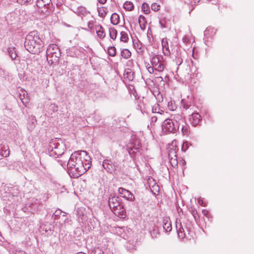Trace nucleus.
<instances>
[{
	"label": "nucleus",
	"mask_w": 254,
	"mask_h": 254,
	"mask_svg": "<svg viewBox=\"0 0 254 254\" xmlns=\"http://www.w3.org/2000/svg\"><path fill=\"white\" fill-rule=\"evenodd\" d=\"M58 162L64 168L67 166L68 173L73 178H77L87 172L91 166V158L85 151H75L67 161L59 159Z\"/></svg>",
	"instance_id": "f257e3e1"
},
{
	"label": "nucleus",
	"mask_w": 254,
	"mask_h": 254,
	"mask_svg": "<svg viewBox=\"0 0 254 254\" xmlns=\"http://www.w3.org/2000/svg\"><path fill=\"white\" fill-rule=\"evenodd\" d=\"M24 47L32 54L38 55L41 53L44 47V43L39 37L37 31H33L29 33L25 38Z\"/></svg>",
	"instance_id": "f03ea898"
},
{
	"label": "nucleus",
	"mask_w": 254,
	"mask_h": 254,
	"mask_svg": "<svg viewBox=\"0 0 254 254\" xmlns=\"http://www.w3.org/2000/svg\"><path fill=\"white\" fill-rule=\"evenodd\" d=\"M66 150L65 144L60 138L52 139L49 143L48 152L49 155L58 158L64 154Z\"/></svg>",
	"instance_id": "7ed1b4c3"
},
{
	"label": "nucleus",
	"mask_w": 254,
	"mask_h": 254,
	"mask_svg": "<svg viewBox=\"0 0 254 254\" xmlns=\"http://www.w3.org/2000/svg\"><path fill=\"white\" fill-rule=\"evenodd\" d=\"M102 166L106 171L110 173L113 174L115 172L118 167L117 163L112 160L109 157H106L102 163Z\"/></svg>",
	"instance_id": "20e7f679"
},
{
	"label": "nucleus",
	"mask_w": 254,
	"mask_h": 254,
	"mask_svg": "<svg viewBox=\"0 0 254 254\" xmlns=\"http://www.w3.org/2000/svg\"><path fill=\"white\" fill-rule=\"evenodd\" d=\"M178 129L179 126H175L172 119L165 120L162 125V129L166 132L175 133Z\"/></svg>",
	"instance_id": "39448f33"
},
{
	"label": "nucleus",
	"mask_w": 254,
	"mask_h": 254,
	"mask_svg": "<svg viewBox=\"0 0 254 254\" xmlns=\"http://www.w3.org/2000/svg\"><path fill=\"white\" fill-rule=\"evenodd\" d=\"M51 2V0H37L36 5L39 8L38 11L45 14H48L49 13L48 8Z\"/></svg>",
	"instance_id": "423d86ee"
},
{
	"label": "nucleus",
	"mask_w": 254,
	"mask_h": 254,
	"mask_svg": "<svg viewBox=\"0 0 254 254\" xmlns=\"http://www.w3.org/2000/svg\"><path fill=\"white\" fill-rule=\"evenodd\" d=\"M85 49L80 47H72L67 50V54L72 57H78L81 54H85Z\"/></svg>",
	"instance_id": "0eeeda50"
},
{
	"label": "nucleus",
	"mask_w": 254,
	"mask_h": 254,
	"mask_svg": "<svg viewBox=\"0 0 254 254\" xmlns=\"http://www.w3.org/2000/svg\"><path fill=\"white\" fill-rule=\"evenodd\" d=\"M118 192L121 196L126 199L127 200L133 201L135 197L134 195L128 190L123 188H119Z\"/></svg>",
	"instance_id": "6e6552de"
},
{
	"label": "nucleus",
	"mask_w": 254,
	"mask_h": 254,
	"mask_svg": "<svg viewBox=\"0 0 254 254\" xmlns=\"http://www.w3.org/2000/svg\"><path fill=\"white\" fill-rule=\"evenodd\" d=\"M55 51H56V53L47 56V61L51 64H57L61 56L60 50L56 49Z\"/></svg>",
	"instance_id": "1a4fd4ad"
},
{
	"label": "nucleus",
	"mask_w": 254,
	"mask_h": 254,
	"mask_svg": "<svg viewBox=\"0 0 254 254\" xmlns=\"http://www.w3.org/2000/svg\"><path fill=\"white\" fill-rule=\"evenodd\" d=\"M108 204L112 211L121 205L119 201V197L110 195L108 199Z\"/></svg>",
	"instance_id": "9d476101"
},
{
	"label": "nucleus",
	"mask_w": 254,
	"mask_h": 254,
	"mask_svg": "<svg viewBox=\"0 0 254 254\" xmlns=\"http://www.w3.org/2000/svg\"><path fill=\"white\" fill-rule=\"evenodd\" d=\"M169 157L170 159V163L173 167H175L178 165V160L177 158V154L176 150H169Z\"/></svg>",
	"instance_id": "9b49d317"
},
{
	"label": "nucleus",
	"mask_w": 254,
	"mask_h": 254,
	"mask_svg": "<svg viewBox=\"0 0 254 254\" xmlns=\"http://www.w3.org/2000/svg\"><path fill=\"white\" fill-rule=\"evenodd\" d=\"M201 120V116L198 113H192L191 114V118L190 119V123L193 127L197 126Z\"/></svg>",
	"instance_id": "f8f14e48"
},
{
	"label": "nucleus",
	"mask_w": 254,
	"mask_h": 254,
	"mask_svg": "<svg viewBox=\"0 0 254 254\" xmlns=\"http://www.w3.org/2000/svg\"><path fill=\"white\" fill-rule=\"evenodd\" d=\"M140 144L139 142L136 144L135 143H130L127 146V150L130 155H132L135 151H139Z\"/></svg>",
	"instance_id": "ddd939ff"
},
{
	"label": "nucleus",
	"mask_w": 254,
	"mask_h": 254,
	"mask_svg": "<svg viewBox=\"0 0 254 254\" xmlns=\"http://www.w3.org/2000/svg\"><path fill=\"white\" fill-rule=\"evenodd\" d=\"M112 211L116 215L121 218H124L126 216V210L122 205H120V207H118L115 209H113Z\"/></svg>",
	"instance_id": "4468645a"
},
{
	"label": "nucleus",
	"mask_w": 254,
	"mask_h": 254,
	"mask_svg": "<svg viewBox=\"0 0 254 254\" xmlns=\"http://www.w3.org/2000/svg\"><path fill=\"white\" fill-rule=\"evenodd\" d=\"M134 72L130 69L125 70L124 73V77L128 81H132L134 77Z\"/></svg>",
	"instance_id": "2eb2a0df"
},
{
	"label": "nucleus",
	"mask_w": 254,
	"mask_h": 254,
	"mask_svg": "<svg viewBox=\"0 0 254 254\" xmlns=\"http://www.w3.org/2000/svg\"><path fill=\"white\" fill-rule=\"evenodd\" d=\"M162 46L163 52L165 55H169L170 52L169 48L167 38H163L162 40Z\"/></svg>",
	"instance_id": "dca6fc26"
},
{
	"label": "nucleus",
	"mask_w": 254,
	"mask_h": 254,
	"mask_svg": "<svg viewBox=\"0 0 254 254\" xmlns=\"http://www.w3.org/2000/svg\"><path fill=\"white\" fill-rule=\"evenodd\" d=\"M176 229L178 233V237L181 239H184L186 237V235L185 233L184 228L182 227L181 223L176 224Z\"/></svg>",
	"instance_id": "f3484780"
},
{
	"label": "nucleus",
	"mask_w": 254,
	"mask_h": 254,
	"mask_svg": "<svg viewBox=\"0 0 254 254\" xmlns=\"http://www.w3.org/2000/svg\"><path fill=\"white\" fill-rule=\"evenodd\" d=\"M36 123L37 120L34 116H31L30 117H29L27 124L28 129L29 130H32L35 127Z\"/></svg>",
	"instance_id": "a211bd4d"
},
{
	"label": "nucleus",
	"mask_w": 254,
	"mask_h": 254,
	"mask_svg": "<svg viewBox=\"0 0 254 254\" xmlns=\"http://www.w3.org/2000/svg\"><path fill=\"white\" fill-rule=\"evenodd\" d=\"M133 44L134 47L138 53H142L144 51L142 43L138 40H133Z\"/></svg>",
	"instance_id": "6ab92c4d"
},
{
	"label": "nucleus",
	"mask_w": 254,
	"mask_h": 254,
	"mask_svg": "<svg viewBox=\"0 0 254 254\" xmlns=\"http://www.w3.org/2000/svg\"><path fill=\"white\" fill-rule=\"evenodd\" d=\"M163 229L166 232H170L172 229V225L171 222L168 219V218L163 219Z\"/></svg>",
	"instance_id": "aec40b11"
},
{
	"label": "nucleus",
	"mask_w": 254,
	"mask_h": 254,
	"mask_svg": "<svg viewBox=\"0 0 254 254\" xmlns=\"http://www.w3.org/2000/svg\"><path fill=\"white\" fill-rule=\"evenodd\" d=\"M171 117H173V120L178 124L179 127L185 122L182 115L177 114L172 115Z\"/></svg>",
	"instance_id": "412c9836"
},
{
	"label": "nucleus",
	"mask_w": 254,
	"mask_h": 254,
	"mask_svg": "<svg viewBox=\"0 0 254 254\" xmlns=\"http://www.w3.org/2000/svg\"><path fill=\"white\" fill-rule=\"evenodd\" d=\"M22 93L19 94V97L22 104L26 106V104L28 103L29 99L28 98L27 94H25V91H21Z\"/></svg>",
	"instance_id": "4be33fe9"
},
{
	"label": "nucleus",
	"mask_w": 254,
	"mask_h": 254,
	"mask_svg": "<svg viewBox=\"0 0 254 254\" xmlns=\"http://www.w3.org/2000/svg\"><path fill=\"white\" fill-rule=\"evenodd\" d=\"M215 32L214 30L211 27H208L204 31V36L206 39H209L212 38L215 34Z\"/></svg>",
	"instance_id": "5701e85b"
},
{
	"label": "nucleus",
	"mask_w": 254,
	"mask_h": 254,
	"mask_svg": "<svg viewBox=\"0 0 254 254\" xmlns=\"http://www.w3.org/2000/svg\"><path fill=\"white\" fill-rule=\"evenodd\" d=\"M59 49V48L58 47V46L55 44H51L50 45L47 49L46 51V54L47 56H50L52 54H54L56 53V49Z\"/></svg>",
	"instance_id": "b1692460"
},
{
	"label": "nucleus",
	"mask_w": 254,
	"mask_h": 254,
	"mask_svg": "<svg viewBox=\"0 0 254 254\" xmlns=\"http://www.w3.org/2000/svg\"><path fill=\"white\" fill-rule=\"evenodd\" d=\"M74 12L78 16H85L87 14L86 9L83 6H79L75 9Z\"/></svg>",
	"instance_id": "393cba45"
},
{
	"label": "nucleus",
	"mask_w": 254,
	"mask_h": 254,
	"mask_svg": "<svg viewBox=\"0 0 254 254\" xmlns=\"http://www.w3.org/2000/svg\"><path fill=\"white\" fill-rule=\"evenodd\" d=\"M162 59V57H161L159 56H156V55L153 56L150 60L152 66H153L154 67L155 66L157 65V64L159 63H160L161 62H162V61H161Z\"/></svg>",
	"instance_id": "a878e982"
},
{
	"label": "nucleus",
	"mask_w": 254,
	"mask_h": 254,
	"mask_svg": "<svg viewBox=\"0 0 254 254\" xmlns=\"http://www.w3.org/2000/svg\"><path fill=\"white\" fill-rule=\"evenodd\" d=\"M7 52L8 53L9 56L10 57L12 60H14L16 59V57H17V55L14 47H9L7 49Z\"/></svg>",
	"instance_id": "bb28decb"
},
{
	"label": "nucleus",
	"mask_w": 254,
	"mask_h": 254,
	"mask_svg": "<svg viewBox=\"0 0 254 254\" xmlns=\"http://www.w3.org/2000/svg\"><path fill=\"white\" fill-rule=\"evenodd\" d=\"M182 125V132L184 135L188 136L190 133V126L185 122L181 124Z\"/></svg>",
	"instance_id": "cd10ccee"
},
{
	"label": "nucleus",
	"mask_w": 254,
	"mask_h": 254,
	"mask_svg": "<svg viewBox=\"0 0 254 254\" xmlns=\"http://www.w3.org/2000/svg\"><path fill=\"white\" fill-rule=\"evenodd\" d=\"M181 105L183 108L186 110L189 109L191 106V101L183 99L181 100Z\"/></svg>",
	"instance_id": "c85d7f7f"
},
{
	"label": "nucleus",
	"mask_w": 254,
	"mask_h": 254,
	"mask_svg": "<svg viewBox=\"0 0 254 254\" xmlns=\"http://www.w3.org/2000/svg\"><path fill=\"white\" fill-rule=\"evenodd\" d=\"M96 29L98 36L101 39L104 38L106 35L104 31V28L101 26H98Z\"/></svg>",
	"instance_id": "c756f323"
},
{
	"label": "nucleus",
	"mask_w": 254,
	"mask_h": 254,
	"mask_svg": "<svg viewBox=\"0 0 254 254\" xmlns=\"http://www.w3.org/2000/svg\"><path fill=\"white\" fill-rule=\"evenodd\" d=\"M120 16L116 13H114L111 16V22L114 25H117L119 23Z\"/></svg>",
	"instance_id": "7c9ffc66"
},
{
	"label": "nucleus",
	"mask_w": 254,
	"mask_h": 254,
	"mask_svg": "<svg viewBox=\"0 0 254 254\" xmlns=\"http://www.w3.org/2000/svg\"><path fill=\"white\" fill-rule=\"evenodd\" d=\"M63 214V217H66V213L63 212L60 209H58L56 210V211L54 212V213L52 215V218L54 220H57L59 219V217L61 215Z\"/></svg>",
	"instance_id": "2f4dec72"
},
{
	"label": "nucleus",
	"mask_w": 254,
	"mask_h": 254,
	"mask_svg": "<svg viewBox=\"0 0 254 254\" xmlns=\"http://www.w3.org/2000/svg\"><path fill=\"white\" fill-rule=\"evenodd\" d=\"M84 211L85 210L83 208H78L76 210V215L79 218H81V220L85 219L84 218Z\"/></svg>",
	"instance_id": "473e14b6"
},
{
	"label": "nucleus",
	"mask_w": 254,
	"mask_h": 254,
	"mask_svg": "<svg viewBox=\"0 0 254 254\" xmlns=\"http://www.w3.org/2000/svg\"><path fill=\"white\" fill-rule=\"evenodd\" d=\"M109 35L110 37L113 40H115L117 37V31L116 30L115 28H109Z\"/></svg>",
	"instance_id": "72a5a7b5"
},
{
	"label": "nucleus",
	"mask_w": 254,
	"mask_h": 254,
	"mask_svg": "<svg viewBox=\"0 0 254 254\" xmlns=\"http://www.w3.org/2000/svg\"><path fill=\"white\" fill-rule=\"evenodd\" d=\"M124 7L128 11H131L134 8V5L131 2L126 1L124 4Z\"/></svg>",
	"instance_id": "f704fd0d"
},
{
	"label": "nucleus",
	"mask_w": 254,
	"mask_h": 254,
	"mask_svg": "<svg viewBox=\"0 0 254 254\" xmlns=\"http://www.w3.org/2000/svg\"><path fill=\"white\" fill-rule=\"evenodd\" d=\"M152 111L153 113H159L160 114H162L163 113H164V111L160 109L158 104H155L152 107Z\"/></svg>",
	"instance_id": "c9c22d12"
},
{
	"label": "nucleus",
	"mask_w": 254,
	"mask_h": 254,
	"mask_svg": "<svg viewBox=\"0 0 254 254\" xmlns=\"http://www.w3.org/2000/svg\"><path fill=\"white\" fill-rule=\"evenodd\" d=\"M150 234L153 238H155L157 237V236L159 235L158 228L156 226L153 228V229L150 231Z\"/></svg>",
	"instance_id": "e433bc0d"
},
{
	"label": "nucleus",
	"mask_w": 254,
	"mask_h": 254,
	"mask_svg": "<svg viewBox=\"0 0 254 254\" xmlns=\"http://www.w3.org/2000/svg\"><path fill=\"white\" fill-rule=\"evenodd\" d=\"M121 56L125 59H128L130 57L131 53L128 50L125 49L121 51Z\"/></svg>",
	"instance_id": "4c0bfd02"
},
{
	"label": "nucleus",
	"mask_w": 254,
	"mask_h": 254,
	"mask_svg": "<svg viewBox=\"0 0 254 254\" xmlns=\"http://www.w3.org/2000/svg\"><path fill=\"white\" fill-rule=\"evenodd\" d=\"M141 9L145 14H148L150 12V7L149 5L146 2L142 3Z\"/></svg>",
	"instance_id": "58836bf2"
},
{
	"label": "nucleus",
	"mask_w": 254,
	"mask_h": 254,
	"mask_svg": "<svg viewBox=\"0 0 254 254\" xmlns=\"http://www.w3.org/2000/svg\"><path fill=\"white\" fill-rule=\"evenodd\" d=\"M120 40L124 42H127L128 40V37L127 34L125 31L121 32Z\"/></svg>",
	"instance_id": "ea45409f"
},
{
	"label": "nucleus",
	"mask_w": 254,
	"mask_h": 254,
	"mask_svg": "<svg viewBox=\"0 0 254 254\" xmlns=\"http://www.w3.org/2000/svg\"><path fill=\"white\" fill-rule=\"evenodd\" d=\"M108 53L109 56L114 57L116 53V48L114 46L110 47L108 49Z\"/></svg>",
	"instance_id": "a19ab883"
},
{
	"label": "nucleus",
	"mask_w": 254,
	"mask_h": 254,
	"mask_svg": "<svg viewBox=\"0 0 254 254\" xmlns=\"http://www.w3.org/2000/svg\"><path fill=\"white\" fill-rule=\"evenodd\" d=\"M155 71H157L159 72H161L164 70V66L162 62H161L160 63H159L157 65L155 66L154 67Z\"/></svg>",
	"instance_id": "79ce46f5"
},
{
	"label": "nucleus",
	"mask_w": 254,
	"mask_h": 254,
	"mask_svg": "<svg viewBox=\"0 0 254 254\" xmlns=\"http://www.w3.org/2000/svg\"><path fill=\"white\" fill-rule=\"evenodd\" d=\"M190 211L191 215L193 216L194 219L196 221L199 218L197 211L194 208L191 207Z\"/></svg>",
	"instance_id": "37998d69"
},
{
	"label": "nucleus",
	"mask_w": 254,
	"mask_h": 254,
	"mask_svg": "<svg viewBox=\"0 0 254 254\" xmlns=\"http://www.w3.org/2000/svg\"><path fill=\"white\" fill-rule=\"evenodd\" d=\"M141 19H142L143 21L145 20V17L141 15H139V16L138 23L139 24L140 28L142 30H144L145 29V25L144 23H141Z\"/></svg>",
	"instance_id": "c03bdc74"
},
{
	"label": "nucleus",
	"mask_w": 254,
	"mask_h": 254,
	"mask_svg": "<svg viewBox=\"0 0 254 254\" xmlns=\"http://www.w3.org/2000/svg\"><path fill=\"white\" fill-rule=\"evenodd\" d=\"M90 254H104V253L101 249L97 248L92 250Z\"/></svg>",
	"instance_id": "a18cd8bd"
},
{
	"label": "nucleus",
	"mask_w": 254,
	"mask_h": 254,
	"mask_svg": "<svg viewBox=\"0 0 254 254\" xmlns=\"http://www.w3.org/2000/svg\"><path fill=\"white\" fill-rule=\"evenodd\" d=\"M168 107L169 109L171 111H174L176 109V107L175 103L172 101L168 102Z\"/></svg>",
	"instance_id": "49530a36"
},
{
	"label": "nucleus",
	"mask_w": 254,
	"mask_h": 254,
	"mask_svg": "<svg viewBox=\"0 0 254 254\" xmlns=\"http://www.w3.org/2000/svg\"><path fill=\"white\" fill-rule=\"evenodd\" d=\"M160 6L157 3H153L152 4L151 8L152 10L157 11L160 9Z\"/></svg>",
	"instance_id": "de8ad7c7"
},
{
	"label": "nucleus",
	"mask_w": 254,
	"mask_h": 254,
	"mask_svg": "<svg viewBox=\"0 0 254 254\" xmlns=\"http://www.w3.org/2000/svg\"><path fill=\"white\" fill-rule=\"evenodd\" d=\"M189 144L190 143L188 142H184L182 146V151L185 152L189 148Z\"/></svg>",
	"instance_id": "09e8293b"
},
{
	"label": "nucleus",
	"mask_w": 254,
	"mask_h": 254,
	"mask_svg": "<svg viewBox=\"0 0 254 254\" xmlns=\"http://www.w3.org/2000/svg\"><path fill=\"white\" fill-rule=\"evenodd\" d=\"M175 62L177 65H180L183 63V59L180 57H176L175 60Z\"/></svg>",
	"instance_id": "8fccbe9b"
},
{
	"label": "nucleus",
	"mask_w": 254,
	"mask_h": 254,
	"mask_svg": "<svg viewBox=\"0 0 254 254\" xmlns=\"http://www.w3.org/2000/svg\"><path fill=\"white\" fill-rule=\"evenodd\" d=\"M159 24H160V27L162 28H165L167 27V26L166 25V24H165V20H164V19L160 20L159 21Z\"/></svg>",
	"instance_id": "3c124183"
},
{
	"label": "nucleus",
	"mask_w": 254,
	"mask_h": 254,
	"mask_svg": "<svg viewBox=\"0 0 254 254\" xmlns=\"http://www.w3.org/2000/svg\"><path fill=\"white\" fill-rule=\"evenodd\" d=\"M17 2L20 4H25L28 3L30 0H16Z\"/></svg>",
	"instance_id": "603ef678"
},
{
	"label": "nucleus",
	"mask_w": 254,
	"mask_h": 254,
	"mask_svg": "<svg viewBox=\"0 0 254 254\" xmlns=\"http://www.w3.org/2000/svg\"><path fill=\"white\" fill-rule=\"evenodd\" d=\"M157 120V117L156 116H153L151 118V119H150V122H151V124H154L156 122Z\"/></svg>",
	"instance_id": "864d4df0"
},
{
	"label": "nucleus",
	"mask_w": 254,
	"mask_h": 254,
	"mask_svg": "<svg viewBox=\"0 0 254 254\" xmlns=\"http://www.w3.org/2000/svg\"><path fill=\"white\" fill-rule=\"evenodd\" d=\"M147 70L150 73H154L155 69H154V68L153 67V66H148V67H147Z\"/></svg>",
	"instance_id": "5fc2aeb1"
},
{
	"label": "nucleus",
	"mask_w": 254,
	"mask_h": 254,
	"mask_svg": "<svg viewBox=\"0 0 254 254\" xmlns=\"http://www.w3.org/2000/svg\"><path fill=\"white\" fill-rule=\"evenodd\" d=\"M99 12V15L101 17H104L105 16V12L103 10V11H101V10H98Z\"/></svg>",
	"instance_id": "6e6d98bb"
},
{
	"label": "nucleus",
	"mask_w": 254,
	"mask_h": 254,
	"mask_svg": "<svg viewBox=\"0 0 254 254\" xmlns=\"http://www.w3.org/2000/svg\"><path fill=\"white\" fill-rule=\"evenodd\" d=\"M9 155V151L5 150L3 153H2L1 156L3 157H7Z\"/></svg>",
	"instance_id": "4d7b16f0"
},
{
	"label": "nucleus",
	"mask_w": 254,
	"mask_h": 254,
	"mask_svg": "<svg viewBox=\"0 0 254 254\" xmlns=\"http://www.w3.org/2000/svg\"><path fill=\"white\" fill-rule=\"evenodd\" d=\"M15 254H26L24 252L20 251L17 252L15 253Z\"/></svg>",
	"instance_id": "13d9d810"
},
{
	"label": "nucleus",
	"mask_w": 254,
	"mask_h": 254,
	"mask_svg": "<svg viewBox=\"0 0 254 254\" xmlns=\"http://www.w3.org/2000/svg\"><path fill=\"white\" fill-rule=\"evenodd\" d=\"M106 1L107 0H98V1L102 4H104Z\"/></svg>",
	"instance_id": "bf43d9fd"
},
{
	"label": "nucleus",
	"mask_w": 254,
	"mask_h": 254,
	"mask_svg": "<svg viewBox=\"0 0 254 254\" xmlns=\"http://www.w3.org/2000/svg\"><path fill=\"white\" fill-rule=\"evenodd\" d=\"M157 79L158 80H159V81H163V78L161 76L157 77Z\"/></svg>",
	"instance_id": "052dcab7"
},
{
	"label": "nucleus",
	"mask_w": 254,
	"mask_h": 254,
	"mask_svg": "<svg viewBox=\"0 0 254 254\" xmlns=\"http://www.w3.org/2000/svg\"><path fill=\"white\" fill-rule=\"evenodd\" d=\"M193 0V2L194 4L197 3L200 1V0Z\"/></svg>",
	"instance_id": "680f3d73"
},
{
	"label": "nucleus",
	"mask_w": 254,
	"mask_h": 254,
	"mask_svg": "<svg viewBox=\"0 0 254 254\" xmlns=\"http://www.w3.org/2000/svg\"><path fill=\"white\" fill-rule=\"evenodd\" d=\"M77 254H85L84 253H82V252H79V253H77Z\"/></svg>",
	"instance_id": "e2e57ef3"
},
{
	"label": "nucleus",
	"mask_w": 254,
	"mask_h": 254,
	"mask_svg": "<svg viewBox=\"0 0 254 254\" xmlns=\"http://www.w3.org/2000/svg\"><path fill=\"white\" fill-rule=\"evenodd\" d=\"M148 66H150L149 65V64H146V67L147 68V67H148Z\"/></svg>",
	"instance_id": "0e129e2a"
},
{
	"label": "nucleus",
	"mask_w": 254,
	"mask_h": 254,
	"mask_svg": "<svg viewBox=\"0 0 254 254\" xmlns=\"http://www.w3.org/2000/svg\"><path fill=\"white\" fill-rule=\"evenodd\" d=\"M167 79H168V76H166L165 77V81H166V80H167Z\"/></svg>",
	"instance_id": "69168bd1"
},
{
	"label": "nucleus",
	"mask_w": 254,
	"mask_h": 254,
	"mask_svg": "<svg viewBox=\"0 0 254 254\" xmlns=\"http://www.w3.org/2000/svg\"><path fill=\"white\" fill-rule=\"evenodd\" d=\"M198 202L199 203V204L201 205V203H200V200L199 199L198 200Z\"/></svg>",
	"instance_id": "338daca9"
},
{
	"label": "nucleus",
	"mask_w": 254,
	"mask_h": 254,
	"mask_svg": "<svg viewBox=\"0 0 254 254\" xmlns=\"http://www.w3.org/2000/svg\"><path fill=\"white\" fill-rule=\"evenodd\" d=\"M151 180H153L152 178H150V179H148V180H149V181H150Z\"/></svg>",
	"instance_id": "774afa93"
}]
</instances>
